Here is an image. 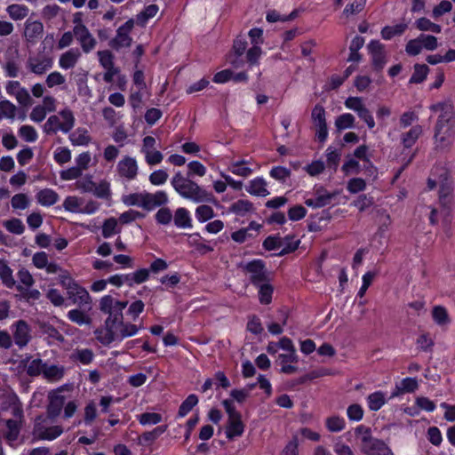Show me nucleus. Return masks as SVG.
<instances>
[{
    "label": "nucleus",
    "mask_w": 455,
    "mask_h": 455,
    "mask_svg": "<svg viewBox=\"0 0 455 455\" xmlns=\"http://www.w3.org/2000/svg\"><path fill=\"white\" fill-rule=\"evenodd\" d=\"M19 136L26 142L33 143L38 139V133L35 127L29 124L21 125L18 131Z\"/></svg>",
    "instance_id": "obj_46"
},
{
    "label": "nucleus",
    "mask_w": 455,
    "mask_h": 455,
    "mask_svg": "<svg viewBox=\"0 0 455 455\" xmlns=\"http://www.w3.org/2000/svg\"><path fill=\"white\" fill-rule=\"evenodd\" d=\"M142 329L141 325L124 322V316L117 319L105 320L102 328L95 331L96 339L104 346L115 341L121 342L126 338L136 335Z\"/></svg>",
    "instance_id": "obj_1"
},
{
    "label": "nucleus",
    "mask_w": 455,
    "mask_h": 455,
    "mask_svg": "<svg viewBox=\"0 0 455 455\" xmlns=\"http://www.w3.org/2000/svg\"><path fill=\"white\" fill-rule=\"evenodd\" d=\"M171 185L180 197L194 204L214 203L216 201L211 192H208L188 177H185L180 171L173 175Z\"/></svg>",
    "instance_id": "obj_2"
},
{
    "label": "nucleus",
    "mask_w": 455,
    "mask_h": 455,
    "mask_svg": "<svg viewBox=\"0 0 455 455\" xmlns=\"http://www.w3.org/2000/svg\"><path fill=\"white\" fill-rule=\"evenodd\" d=\"M102 116L109 126H115L123 117L120 112L116 111L111 107H105L102 109Z\"/></svg>",
    "instance_id": "obj_56"
},
{
    "label": "nucleus",
    "mask_w": 455,
    "mask_h": 455,
    "mask_svg": "<svg viewBox=\"0 0 455 455\" xmlns=\"http://www.w3.org/2000/svg\"><path fill=\"white\" fill-rule=\"evenodd\" d=\"M99 198L108 199L110 196V184L107 180H101L98 184H94V189L92 192Z\"/></svg>",
    "instance_id": "obj_61"
},
{
    "label": "nucleus",
    "mask_w": 455,
    "mask_h": 455,
    "mask_svg": "<svg viewBox=\"0 0 455 455\" xmlns=\"http://www.w3.org/2000/svg\"><path fill=\"white\" fill-rule=\"evenodd\" d=\"M429 68L426 64H416L414 66V71L410 78L411 84H420L427 76Z\"/></svg>",
    "instance_id": "obj_53"
},
{
    "label": "nucleus",
    "mask_w": 455,
    "mask_h": 455,
    "mask_svg": "<svg viewBox=\"0 0 455 455\" xmlns=\"http://www.w3.org/2000/svg\"><path fill=\"white\" fill-rule=\"evenodd\" d=\"M198 403V397L191 394L189 395L180 404L178 411V416L180 418L185 417L188 414L192 409Z\"/></svg>",
    "instance_id": "obj_50"
},
{
    "label": "nucleus",
    "mask_w": 455,
    "mask_h": 455,
    "mask_svg": "<svg viewBox=\"0 0 455 455\" xmlns=\"http://www.w3.org/2000/svg\"><path fill=\"white\" fill-rule=\"evenodd\" d=\"M355 117L350 113H344L335 119L334 125L338 132L351 129L355 126Z\"/></svg>",
    "instance_id": "obj_39"
},
{
    "label": "nucleus",
    "mask_w": 455,
    "mask_h": 455,
    "mask_svg": "<svg viewBox=\"0 0 455 455\" xmlns=\"http://www.w3.org/2000/svg\"><path fill=\"white\" fill-rule=\"evenodd\" d=\"M0 278L7 288H12L16 283L12 270L4 260H0Z\"/></svg>",
    "instance_id": "obj_44"
},
{
    "label": "nucleus",
    "mask_w": 455,
    "mask_h": 455,
    "mask_svg": "<svg viewBox=\"0 0 455 455\" xmlns=\"http://www.w3.org/2000/svg\"><path fill=\"white\" fill-rule=\"evenodd\" d=\"M206 204L207 203H203L201 205L197 206L195 211L196 218L200 223L206 222L215 216L212 207Z\"/></svg>",
    "instance_id": "obj_43"
},
{
    "label": "nucleus",
    "mask_w": 455,
    "mask_h": 455,
    "mask_svg": "<svg viewBox=\"0 0 455 455\" xmlns=\"http://www.w3.org/2000/svg\"><path fill=\"white\" fill-rule=\"evenodd\" d=\"M368 408L371 411H377L387 403V395L383 391H376L370 394L367 398Z\"/></svg>",
    "instance_id": "obj_32"
},
{
    "label": "nucleus",
    "mask_w": 455,
    "mask_h": 455,
    "mask_svg": "<svg viewBox=\"0 0 455 455\" xmlns=\"http://www.w3.org/2000/svg\"><path fill=\"white\" fill-rule=\"evenodd\" d=\"M65 403V397L59 392H54L50 395V403L47 408L48 416L55 418L58 416Z\"/></svg>",
    "instance_id": "obj_30"
},
{
    "label": "nucleus",
    "mask_w": 455,
    "mask_h": 455,
    "mask_svg": "<svg viewBox=\"0 0 455 455\" xmlns=\"http://www.w3.org/2000/svg\"><path fill=\"white\" fill-rule=\"evenodd\" d=\"M16 106L8 100L0 101V120L11 119L13 120L16 115Z\"/></svg>",
    "instance_id": "obj_48"
},
{
    "label": "nucleus",
    "mask_w": 455,
    "mask_h": 455,
    "mask_svg": "<svg viewBox=\"0 0 455 455\" xmlns=\"http://www.w3.org/2000/svg\"><path fill=\"white\" fill-rule=\"evenodd\" d=\"M416 28L420 31H430L433 33H440L442 31V28L440 25L432 22L427 18H419L415 21Z\"/></svg>",
    "instance_id": "obj_51"
},
{
    "label": "nucleus",
    "mask_w": 455,
    "mask_h": 455,
    "mask_svg": "<svg viewBox=\"0 0 455 455\" xmlns=\"http://www.w3.org/2000/svg\"><path fill=\"white\" fill-rule=\"evenodd\" d=\"M229 210L236 215L244 216L247 213L253 212L255 208L253 204L249 200L239 199L231 204Z\"/></svg>",
    "instance_id": "obj_36"
},
{
    "label": "nucleus",
    "mask_w": 455,
    "mask_h": 455,
    "mask_svg": "<svg viewBox=\"0 0 455 455\" xmlns=\"http://www.w3.org/2000/svg\"><path fill=\"white\" fill-rule=\"evenodd\" d=\"M62 206L67 212L81 213L83 199L76 196H68L64 199Z\"/></svg>",
    "instance_id": "obj_42"
},
{
    "label": "nucleus",
    "mask_w": 455,
    "mask_h": 455,
    "mask_svg": "<svg viewBox=\"0 0 455 455\" xmlns=\"http://www.w3.org/2000/svg\"><path fill=\"white\" fill-rule=\"evenodd\" d=\"M435 172H440L439 201L442 205L448 206L452 199V182L450 174L443 167H437Z\"/></svg>",
    "instance_id": "obj_9"
},
{
    "label": "nucleus",
    "mask_w": 455,
    "mask_h": 455,
    "mask_svg": "<svg viewBox=\"0 0 455 455\" xmlns=\"http://www.w3.org/2000/svg\"><path fill=\"white\" fill-rule=\"evenodd\" d=\"M246 270L251 274V282L259 285L266 278V268L265 264L261 259H254L247 263L245 267Z\"/></svg>",
    "instance_id": "obj_23"
},
{
    "label": "nucleus",
    "mask_w": 455,
    "mask_h": 455,
    "mask_svg": "<svg viewBox=\"0 0 455 455\" xmlns=\"http://www.w3.org/2000/svg\"><path fill=\"white\" fill-rule=\"evenodd\" d=\"M95 182L92 180V175H85L77 180L75 183L76 188L82 193H92L94 189Z\"/></svg>",
    "instance_id": "obj_54"
},
{
    "label": "nucleus",
    "mask_w": 455,
    "mask_h": 455,
    "mask_svg": "<svg viewBox=\"0 0 455 455\" xmlns=\"http://www.w3.org/2000/svg\"><path fill=\"white\" fill-rule=\"evenodd\" d=\"M434 140L436 148H450L455 140V123L435 124Z\"/></svg>",
    "instance_id": "obj_4"
},
{
    "label": "nucleus",
    "mask_w": 455,
    "mask_h": 455,
    "mask_svg": "<svg viewBox=\"0 0 455 455\" xmlns=\"http://www.w3.org/2000/svg\"><path fill=\"white\" fill-rule=\"evenodd\" d=\"M138 170L136 159L128 156L123 157L116 166L118 175L127 180H134L137 177Z\"/></svg>",
    "instance_id": "obj_17"
},
{
    "label": "nucleus",
    "mask_w": 455,
    "mask_h": 455,
    "mask_svg": "<svg viewBox=\"0 0 455 455\" xmlns=\"http://www.w3.org/2000/svg\"><path fill=\"white\" fill-rule=\"evenodd\" d=\"M159 11V7L156 4H149L144 8L140 13L136 16V22L144 27L149 19L155 17Z\"/></svg>",
    "instance_id": "obj_40"
},
{
    "label": "nucleus",
    "mask_w": 455,
    "mask_h": 455,
    "mask_svg": "<svg viewBox=\"0 0 455 455\" xmlns=\"http://www.w3.org/2000/svg\"><path fill=\"white\" fill-rule=\"evenodd\" d=\"M144 209L152 211L157 207L163 206L168 203V196L166 192L160 190L156 193H148L145 191Z\"/></svg>",
    "instance_id": "obj_21"
},
{
    "label": "nucleus",
    "mask_w": 455,
    "mask_h": 455,
    "mask_svg": "<svg viewBox=\"0 0 455 455\" xmlns=\"http://www.w3.org/2000/svg\"><path fill=\"white\" fill-rule=\"evenodd\" d=\"M7 14L12 20H22L28 17L29 9L27 5L21 4H12L5 9Z\"/></svg>",
    "instance_id": "obj_35"
},
{
    "label": "nucleus",
    "mask_w": 455,
    "mask_h": 455,
    "mask_svg": "<svg viewBox=\"0 0 455 455\" xmlns=\"http://www.w3.org/2000/svg\"><path fill=\"white\" fill-rule=\"evenodd\" d=\"M368 52L371 57L373 67L380 70L387 63V53L385 45L379 41L371 40L367 45Z\"/></svg>",
    "instance_id": "obj_16"
},
{
    "label": "nucleus",
    "mask_w": 455,
    "mask_h": 455,
    "mask_svg": "<svg viewBox=\"0 0 455 455\" xmlns=\"http://www.w3.org/2000/svg\"><path fill=\"white\" fill-rule=\"evenodd\" d=\"M71 157V150L67 147H59L53 153V159L60 165L68 163Z\"/></svg>",
    "instance_id": "obj_58"
},
{
    "label": "nucleus",
    "mask_w": 455,
    "mask_h": 455,
    "mask_svg": "<svg viewBox=\"0 0 455 455\" xmlns=\"http://www.w3.org/2000/svg\"><path fill=\"white\" fill-rule=\"evenodd\" d=\"M68 140L73 146H87L92 138L87 129L78 127L74 132H69Z\"/></svg>",
    "instance_id": "obj_29"
},
{
    "label": "nucleus",
    "mask_w": 455,
    "mask_h": 455,
    "mask_svg": "<svg viewBox=\"0 0 455 455\" xmlns=\"http://www.w3.org/2000/svg\"><path fill=\"white\" fill-rule=\"evenodd\" d=\"M127 275L129 278V286L132 287L135 284H140L146 282L149 277V271L147 268H140Z\"/></svg>",
    "instance_id": "obj_52"
},
{
    "label": "nucleus",
    "mask_w": 455,
    "mask_h": 455,
    "mask_svg": "<svg viewBox=\"0 0 455 455\" xmlns=\"http://www.w3.org/2000/svg\"><path fill=\"white\" fill-rule=\"evenodd\" d=\"M59 195L52 188H44L36 195V199L42 206L49 207L59 201Z\"/></svg>",
    "instance_id": "obj_28"
},
{
    "label": "nucleus",
    "mask_w": 455,
    "mask_h": 455,
    "mask_svg": "<svg viewBox=\"0 0 455 455\" xmlns=\"http://www.w3.org/2000/svg\"><path fill=\"white\" fill-rule=\"evenodd\" d=\"M12 331L15 344L20 347L27 346L31 339L28 324L23 320H19L12 324Z\"/></svg>",
    "instance_id": "obj_18"
},
{
    "label": "nucleus",
    "mask_w": 455,
    "mask_h": 455,
    "mask_svg": "<svg viewBox=\"0 0 455 455\" xmlns=\"http://www.w3.org/2000/svg\"><path fill=\"white\" fill-rule=\"evenodd\" d=\"M418 381L414 378H404L400 383L395 385V390L392 392L391 397L398 396L404 393H412L418 388Z\"/></svg>",
    "instance_id": "obj_31"
},
{
    "label": "nucleus",
    "mask_w": 455,
    "mask_h": 455,
    "mask_svg": "<svg viewBox=\"0 0 455 455\" xmlns=\"http://www.w3.org/2000/svg\"><path fill=\"white\" fill-rule=\"evenodd\" d=\"M145 191L132 193L122 197V202L127 206H138L144 209Z\"/></svg>",
    "instance_id": "obj_49"
},
{
    "label": "nucleus",
    "mask_w": 455,
    "mask_h": 455,
    "mask_svg": "<svg viewBox=\"0 0 455 455\" xmlns=\"http://www.w3.org/2000/svg\"><path fill=\"white\" fill-rule=\"evenodd\" d=\"M137 419L142 426L156 425L163 419L162 415L156 412H144L137 416Z\"/></svg>",
    "instance_id": "obj_57"
},
{
    "label": "nucleus",
    "mask_w": 455,
    "mask_h": 455,
    "mask_svg": "<svg viewBox=\"0 0 455 455\" xmlns=\"http://www.w3.org/2000/svg\"><path fill=\"white\" fill-rule=\"evenodd\" d=\"M44 33V25L39 20L28 19L24 24V36L29 43L38 41Z\"/></svg>",
    "instance_id": "obj_19"
},
{
    "label": "nucleus",
    "mask_w": 455,
    "mask_h": 455,
    "mask_svg": "<svg viewBox=\"0 0 455 455\" xmlns=\"http://www.w3.org/2000/svg\"><path fill=\"white\" fill-rule=\"evenodd\" d=\"M82 175L83 172L76 165L60 172V180L65 181L77 180Z\"/></svg>",
    "instance_id": "obj_62"
},
{
    "label": "nucleus",
    "mask_w": 455,
    "mask_h": 455,
    "mask_svg": "<svg viewBox=\"0 0 455 455\" xmlns=\"http://www.w3.org/2000/svg\"><path fill=\"white\" fill-rule=\"evenodd\" d=\"M345 107L357 114L358 117L363 121L369 129L375 127V121L370 109L366 107L363 98L348 97L345 102Z\"/></svg>",
    "instance_id": "obj_7"
},
{
    "label": "nucleus",
    "mask_w": 455,
    "mask_h": 455,
    "mask_svg": "<svg viewBox=\"0 0 455 455\" xmlns=\"http://www.w3.org/2000/svg\"><path fill=\"white\" fill-rule=\"evenodd\" d=\"M423 133L421 125L417 124L412 126L409 131L401 134L400 140L403 148H411Z\"/></svg>",
    "instance_id": "obj_25"
},
{
    "label": "nucleus",
    "mask_w": 455,
    "mask_h": 455,
    "mask_svg": "<svg viewBox=\"0 0 455 455\" xmlns=\"http://www.w3.org/2000/svg\"><path fill=\"white\" fill-rule=\"evenodd\" d=\"M68 318L78 325H89L92 323L91 317L80 309H72L68 313Z\"/></svg>",
    "instance_id": "obj_47"
},
{
    "label": "nucleus",
    "mask_w": 455,
    "mask_h": 455,
    "mask_svg": "<svg viewBox=\"0 0 455 455\" xmlns=\"http://www.w3.org/2000/svg\"><path fill=\"white\" fill-rule=\"evenodd\" d=\"M244 432V425L242 421V416L228 418L225 434L228 439L232 440L241 436Z\"/></svg>",
    "instance_id": "obj_26"
},
{
    "label": "nucleus",
    "mask_w": 455,
    "mask_h": 455,
    "mask_svg": "<svg viewBox=\"0 0 455 455\" xmlns=\"http://www.w3.org/2000/svg\"><path fill=\"white\" fill-rule=\"evenodd\" d=\"M81 57L82 53L79 49L71 48L60 54L59 66L64 70L73 68L76 66Z\"/></svg>",
    "instance_id": "obj_22"
},
{
    "label": "nucleus",
    "mask_w": 455,
    "mask_h": 455,
    "mask_svg": "<svg viewBox=\"0 0 455 455\" xmlns=\"http://www.w3.org/2000/svg\"><path fill=\"white\" fill-rule=\"evenodd\" d=\"M334 194L329 193L323 188L315 189L312 197L307 198L305 204L313 208H322L331 203Z\"/></svg>",
    "instance_id": "obj_20"
},
{
    "label": "nucleus",
    "mask_w": 455,
    "mask_h": 455,
    "mask_svg": "<svg viewBox=\"0 0 455 455\" xmlns=\"http://www.w3.org/2000/svg\"><path fill=\"white\" fill-rule=\"evenodd\" d=\"M333 451L336 455H355L351 447L344 443L341 440V437L335 439L333 443Z\"/></svg>",
    "instance_id": "obj_64"
},
{
    "label": "nucleus",
    "mask_w": 455,
    "mask_h": 455,
    "mask_svg": "<svg viewBox=\"0 0 455 455\" xmlns=\"http://www.w3.org/2000/svg\"><path fill=\"white\" fill-rule=\"evenodd\" d=\"M121 228L118 227V220L115 218L107 219L102 225V235L104 238H109L116 234H119Z\"/></svg>",
    "instance_id": "obj_45"
},
{
    "label": "nucleus",
    "mask_w": 455,
    "mask_h": 455,
    "mask_svg": "<svg viewBox=\"0 0 455 455\" xmlns=\"http://www.w3.org/2000/svg\"><path fill=\"white\" fill-rule=\"evenodd\" d=\"M6 230L12 234L21 235L25 230V226L20 219H11L4 223Z\"/></svg>",
    "instance_id": "obj_60"
},
{
    "label": "nucleus",
    "mask_w": 455,
    "mask_h": 455,
    "mask_svg": "<svg viewBox=\"0 0 455 455\" xmlns=\"http://www.w3.org/2000/svg\"><path fill=\"white\" fill-rule=\"evenodd\" d=\"M361 444V451L365 455H394L389 446L382 440L374 438L364 439Z\"/></svg>",
    "instance_id": "obj_14"
},
{
    "label": "nucleus",
    "mask_w": 455,
    "mask_h": 455,
    "mask_svg": "<svg viewBox=\"0 0 455 455\" xmlns=\"http://www.w3.org/2000/svg\"><path fill=\"white\" fill-rule=\"evenodd\" d=\"M406 23H398L394 26H386L381 30V36L385 40H390L395 36L402 35L407 29Z\"/></svg>",
    "instance_id": "obj_41"
},
{
    "label": "nucleus",
    "mask_w": 455,
    "mask_h": 455,
    "mask_svg": "<svg viewBox=\"0 0 455 455\" xmlns=\"http://www.w3.org/2000/svg\"><path fill=\"white\" fill-rule=\"evenodd\" d=\"M52 66V59L44 53L29 56L26 62L27 68L36 76L45 74Z\"/></svg>",
    "instance_id": "obj_10"
},
{
    "label": "nucleus",
    "mask_w": 455,
    "mask_h": 455,
    "mask_svg": "<svg viewBox=\"0 0 455 455\" xmlns=\"http://www.w3.org/2000/svg\"><path fill=\"white\" fill-rule=\"evenodd\" d=\"M188 177L190 176H198L204 177L206 174L207 169L206 167L200 163L199 161H191L188 164Z\"/></svg>",
    "instance_id": "obj_63"
},
{
    "label": "nucleus",
    "mask_w": 455,
    "mask_h": 455,
    "mask_svg": "<svg viewBox=\"0 0 455 455\" xmlns=\"http://www.w3.org/2000/svg\"><path fill=\"white\" fill-rule=\"evenodd\" d=\"M311 122L315 139L319 142L324 143L328 139L329 132L326 122V111L322 105L316 104L313 108L311 111Z\"/></svg>",
    "instance_id": "obj_5"
},
{
    "label": "nucleus",
    "mask_w": 455,
    "mask_h": 455,
    "mask_svg": "<svg viewBox=\"0 0 455 455\" xmlns=\"http://www.w3.org/2000/svg\"><path fill=\"white\" fill-rule=\"evenodd\" d=\"M127 301H121L110 295L103 296L99 302V308L101 313L108 315L106 320L123 317V311L127 307Z\"/></svg>",
    "instance_id": "obj_6"
},
{
    "label": "nucleus",
    "mask_w": 455,
    "mask_h": 455,
    "mask_svg": "<svg viewBox=\"0 0 455 455\" xmlns=\"http://www.w3.org/2000/svg\"><path fill=\"white\" fill-rule=\"evenodd\" d=\"M174 224L179 228H191L192 219L189 212L183 207L178 208L175 211L173 217Z\"/></svg>",
    "instance_id": "obj_33"
},
{
    "label": "nucleus",
    "mask_w": 455,
    "mask_h": 455,
    "mask_svg": "<svg viewBox=\"0 0 455 455\" xmlns=\"http://www.w3.org/2000/svg\"><path fill=\"white\" fill-rule=\"evenodd\" d=\"M246 191L252 196L260 197H265L269 195L267 181L261 177L251 180L246 187Z\"/></svg>",
    "instance_id": "obj_27"
},
{
    "label": "nucleus",
    "mask_w": 455,
    "mask_h": 455,
    "mask_svg": "<svg viewBox=\"0 0 455 455\" xmlns=\"http://www.w3.org/2000/svg\"><path fill=\"white\" fill-rule=\"evenodd\" d=\"M251 165H253V164L251 160L241 159L231 162L228 170L236 176L246 178L254 171Z\"/></svg>",
    "instance_id": "obj_24"
},
{
    "label": "nucleus",
    "mask_w": 455,
    "mask_h": 455,
    "mask_svg": "<svg viewBox=\"0 0 455 455\" xmlns=\"http://www.w3.org/2000/svg\"><path fill=\"white\" fill-rule=\"evenodd\" d=\"M166 430L167 426H158L151 431L145 432L139 437V443L143 446L151 445Z\"/></svg>",
    "instance_id": "obj_34"
},
{
    "label": "nucleus",
    "mask_w": 455,
    "mask_h": 455,
    "mask_svg": "<svg viewBox=\"0 0 455 455\" xmlns=\"http://www.w3.org/2000/svg\"><path fill=\"white\" fill-rule=\"evenodd\" d=\"M76 124V118L69 108H64L58 114L52 115L43 124L42 129L46 135H53L58 132L69 133Z\"/></svg>",
    "instance_id": "obj_3"
},
{
    "label": "nucleus",
    "mask_w": 455,
    "mask_h": 455,
    "mask_svg": "<svg viewBox=\"0 0 455 455\" xmlns=\"http://www.w3.org/2000/svg\"><path fill=\"white\" fill-rule=\"evenodd\" d=\"M325 156L328 167L335 171L340 161V152L332 147H328Z\"/></svg>",
    "instance_id": "obj_59"
},
{
    "label": "nucleus",
    "mask_w": 455,
    "mask_h": 455,
    "mask_svg": "<svg viewBox=\"0 0 455 455\" xmlns=\"http://www.w3.org/2000/svg\"><path fill=\"white\" fill-rule=\"evenodd\" d=\"M67 295L68 299L76 305L80 307L90 305L92 302V298L88 292V291L80 285L77 282L72 283V285L69 286L67 290Z\"/></svg>",
    "instance_id": "obj_15"
},
{
    "label": "nucleus",
    "mask_w": 455,
    "mask_h": 455,
    "mask_svg": "<svg viewBox=\"0 0 455 455\" xmlns=\"http://www.w3.org/2000/svg\"><path fill=\"white\" fill-rule=\"evenodd\" d=\"M429 108L433 113L437 115L435 124L455 123V110L451 102H437L431 105Z\"/></svg>",
    "instance_id": "obj_13"
},
{
    "label": "nucleus",
    "mask_w": 455,
    "mask_h": 455,
    "mask_svg": "<svg viewBox=\"0 0 455 455\" xmlns=\"http://www.w3.org/2000/svg\"><path fill=\"white\" fill-rule=\"evenodd\" d=\"M73 31L84 52L88 53L95 48L97 41L84 24L77 22Z\"/></svg>",
    "instance_id": "obj_12"
},
{
    "label": "nucleus",
    "mask_w": 455,
    "mask_h": 455,
    "mask_svg": "<svg viewBox=\"0 0 455 455\" xmlns=\"http://www.w3.org/2000/svg\"><path fill=\"white\" fill-rule=\"evenodd\" d=\"M325 427L331 433L341 432L346 427V420L339 415H332L325 419Z\"/></svg>",
    "instance_id": "obj_38"
},
{
    "label": "nucleus",
    "mask_w": 455,
    "mask_h": 455,
    "mask_svg": "<svg viewBox=\"0 0 455 455\" xmlns=\"http://www.w3.org/2000/svg\"><path fill=\"white\" fill-rule=\"evenodd\" d=\"M73 358L84 365H88L93 361L94 354L89 348L76 349L73 353Z\"/></svg>",
    "instance_id": "obj_55"
},
{
    "label": "nucleus",
    "mask_w": 455,
    "mask_h": 455,
    "mask_svg": "<svg viewBox=\"0 0 455 455\" xmlns=\"http://www.w3.org/2000/svg\"><path fill=\"white\" fill-rule=\"evenodd\" d=\"M134 26L133 20H128L124 24L120 26L116 30V36L111 40L110 45L114 49H121L129 47L132 44V37L130 36Z\"/></svg>",
    "instance_id": "obj_11"
},
{
    "label": "nucleus",
    "mask_w": 455,
    "mask_h": 455,
    "mask_svg": "<svg viewBox=\"0 0 455 455\" xmlns=\"http://www.w3.org/2000/svg\"><path fill=\"white\" fill-rule=\"evenodd\" d=\"M60 426L47 427V419L43 416L36 419L34 435L43 440H54L62 434Z\"/></svg>",
    "instance_id": "obj_8"
},
{
    "label": "nucleus",
    "mask_w": 455,
    "mask_h": 455,
    "mask_svg": "<svg viewBox=\"0 0 455 455\" xmlns=\"http://www.w3.org/2000/svg\"><path fill=\"white\" fill-rule=\"evenodd\" d=\"M64 367L55 364H44V377L50 381H58L64 376Z\"/></svg>",
    "instance_id": "obj_37"
}]
</instances>
